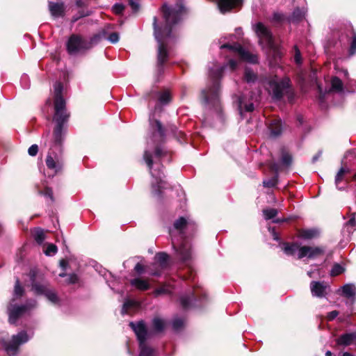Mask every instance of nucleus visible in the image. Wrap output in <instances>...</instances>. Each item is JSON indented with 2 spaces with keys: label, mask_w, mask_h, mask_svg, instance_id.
Segmentation results:
<instances>
[{
  "label": "nucleus",
  "mask_w": 356,
  "mask_h": 356,
  "mask_svg": "<svg viewBox=\"0 0 356 356\" xmlns=\"http://www.w3.org/2000/svg\"><path fill=\"white\" fill-rule=\"evenodd\" d=\"M337 293L353 302L356 296V286L353 284H346L341 286Z\"/></svg>",
  "instance_id": "nucleus-20"
},
{
  "label": "nucleus",
  "mask_w": 356,
  "mask_h": 356,
  "mask_svg": "<svg viewBox=\"0 0 356 356\" xmlns=\"http://www.w3.org/2000/svg\"><path fill=\"white\" fill-rule=\"evenodd\" d=\"M241 3L242 0H219L218 2V6L220 11L222 13H225Z\"/></svg>",
  "instance_id": "nucleus-21"
},
{
  "label": "nucleus",
  "mask_w": 356,
  "mask_h": 356,
  "mask_svg": "<svg viewBox=\"0 0 356 356\" xmlns=\"http://www.w3.org/2000/svg\"><path fill=\"white\" fill-rule=\"evenodd\" d=\"M124 6L121 3H115L113 8L112 10L115 14H120L124 10Z\"/></svg>",
  "instance_id": "nucleus-45"
},
{
  "label": "nucleus",
  "mask_w": 356,
  "mask_h": 356,
  "mask_svg": "<svg viewBox=\"0 0 356 356\" xmlns=\"http://www.w3.org/2000/svg\"><path fill=\"white\" fill-rule=\"evenodd\" d=\"M63 91V84L60 82H56L54 85V115L53 118L56 125L53 132V140L54 147L58 150L60 149V145L64 138L66 124L70 116L66 110Z\"/></svg>",
  "instance_id": "nucleus-3"
},
{
  "label": "nucleus",
  "mask_w": 356,
  "mask_h": 356,
  "mask_svg": "<svg viewBox=\"0 0 356 356\" xmlns=\"http://www.w3.org/2000/svg\"><path fill=\"white\" fill-rule=\"evenodd\" d=\"M343 356H353V355L349 353L346 352L343 354Z\"/></svg>",
  "instance_id": "nucleus-60"
},
{
  "label": "nucleus",
  "mask_w": 356,
  "mask_h": 356,
  "mask_svg": "<svg viewBox=\"0 0 356 356\" xmlns=\"http://www.w3.org/2000/svg\"><path fill=\"white\" fill-rule=\"evenodd\" d=\"M320 231L317 228L301 229L298 231L297 236L303 240H312L318 237Z\"/></svg>",
  "instance_id": "nucleus-19"
},
{
  "label": "nucleus",
  "mask_w": 356,
  "mask_h": 356,
  "mask_svg": "<svg viewBox=\"0 0 356 356\" xmlns=\"http://www.w3.org/2000/svg\"><path fill=\"white\" fill-rule=\"evenodd\" d=\"M264 86L274 100H280L291 90L290 79L288 77L278 79L275 76L270 78L265 81Z\"/></svg>",
  "instance_id": "nucleus-8"
},
{
  "label": "nucleus",
  "mask_w": 356,
  "mask_h": 356,
  "mask_svg": "<svg viewBox=\"0 0 356 356\" xmlns=\"http://www.w3.org/2000/svg\"><path fill=\"white\" fill-rule=\"evenodd\" d=\"M344 271V268L339 264H335L331 270V275L337 276L341 274Z\"/></svg>",
  "instance_id": "nucleus-40"
},
{
  "label": "nucleus",
  "mask_w": 356,
  "mask_h": 356,
  "mask_svg": "<svg viewBox=\"0 0 356 356\" xmlns=\"http://www.w3.org/2000/svg\"><path fill=\"white\" fill-rule=\"evenodd\" d=\"M129 5L134 11H137L139 8V4L134 0H129Z\"/></svg>",
  "instance_id": "nucleus-50"
},
{
  "label": "nucleus",
  "mask_w": 356,
  "mask_h": 356,
  "mask_svg": "<svg viewBox=\"0 0 356 356\" xmlns=\"http://www.w3.org/2000/svg\"><path fill=\"white\" fill-rule=\"evenodd\" d=\"M300 247L297 243H284L283 250L286 254L293 256L297 251L299 252Z\"/></svg>",
  "instance_id": "nucleus-28"
},
{
  "label": "nucleus",
  "mask_w": 356,
  "mask_h": 356,
  "mask_svg": "<svg viewBox=\"0 0 356 356\" xmlns=\"http://www.w3.org/2000/svg\"><path fill=\"white\" fill-rule=\"evenodd\" d=\"M270 135L273 137L278 136L282 132V124L279 119H275L271 121L268 127Z\"/></svg>",
  "instance_id": "nucleus-25"
},
{
  "label": "nucleus",
  "mask_w": 356,
  "mask_h": 356,
  "mask_svg": "<svg viewBox=\"0 0 356 356\" xmlns=\"http://www.w3.org/2000/svg\"><path fill=\"white\" fill-rule=\"evenodd\" d=\"M295 49V55H294V60L297 65H300L302 63V57L301 54L297 46L294 47Z\"/></svg>",
  "instance_id": "nucleus-44"
},
{
  "label": "nucleus",
  "mask_w": 356,
  "mask_h": 356,
  "mask_svg": "<svg viewBox=\"0 0 356 356\" xmlns=\"http://www.w3.org/2000/svg\"><path fill=\"white\" fill-rule=\"evenodd\" d=\"M130 283L131 286L140 291H145L150 288L149 282L141 278H134L131 280Z\"/></svg>",
  "instance_id": "nucleus-24"
},
{
  "label": "nucleus",
  "mask_w": 356,
  "mask_h": 356,
  "mask_svg": "<svg viewBox=\"0 0 356 356\" xmlns=\"http://www.w3.org/2000/svg\"><path fill=\"white\" fill-rule=\"evenodd\" d=\"M46 165L48 169L52 170V176H54L57 173L60 172L63 169V159L58 154H54L53 151V147H51V152L48 153V155L47 156Z\"/></svg>",
  "instance_id": "nucleus-16"
},
{
  "label": "nucleus",
  "mask_w": 356,
  "mask_h": 356,
  "mask_svg": "<svg viewBox=\"0 0 356 356\" xmlns=\"http://www.w3.org/2000/svg\"><path fill=\"white\" fill-rule=\"evenodd\" d=\"M59 276H60V277H64V276H65V273H60V274H59Z\"/></svg>",
  "instance_id": "nucleus-63"
},
{
  "label": "nucleus",
  "mask_w": 356,
  "mask_h": 356,
  "mask_svg": "<svg viewBox=\"0 0 356 356\" xmlns=\"http://www.w3.org/2000/svg\"><path fill=\"white\" fill-rule=\"evenodd\" d=\"M356 221V213L353 214V216L349 220L348 224L351 225H355Z\"/></svg>",
  "instance_id": "nucleus-55"
},
{
  "label": "nucleus",
  "mask_w": 356,
  "mask_h": 356,
  "mask_svg": "<svg viewBox=\"0 0 356 356\" xmlns=\"http://www.w3.org/2000/svg\"><path fill=\"white\" fill-rule=\"evenodd\" d=\"M197 296V293H191L189 296H182L180 298V304L183 308L187 309L191 306V302L195 299V297Z\"/></svg>",
  "instance_id": "nucleus-29"
},
{
  "label": "nucleus",
  "mask_w": 356,
  "mask_h": 356,
  "mask_svg": "<svg viewBox=\"0 0 356 356\" xmlns=\"http://www.w3.org/2000/svg\"><path fill=\"white\" fill-rule=\"evenodd\" d=\"M29 339L30 337L27 333L25 331H22L13 335L11 340L9 341L1 340V343L9 356H14L17 353L19 346L27 342Z\"/></svg>",
  "instance_id": "nucleus-10"
},
{
  "label": "nucleus",
  "mask_w": 356,
  "mask_h": 356,
  "mask_svg": "<svg viewBox=\"0 0 356 356\" xmlns=\"http://www.w3.org/2000/svg\"><path fill=\"white\" fill-rule=\"evenodd\" d=\"M57 252V247L54 244H48L44 253L47 256H51Z\"/></svg>",
  "instance_id": "nucleus-42"
},
{
  "label": "nucleus",
  "mask_w": 356,
  "mask_h": 356,
  "mask_svg": "<svg viewBox=\"0 0 356 356\" xmlns=\"http://www.w3.org/2000/svg\"><path fill=\"white\" fill-rule=\"evenodd\" d=\"M89 15V13L86 12H83L82 11L81 13H80V17H85V16H88Z\"/></svg>",
  "instance_id": "nucleus-59"
},
{
  "label": "nucleus",
  "mask_w": 356,
  "mask_h": 356,
  "mask_svg": "<svg viewBox=\"0 0 356 356\" xmlns=\"http://www.w3.org/2000/svg\"><path fill=\"white\" fill-rule=\"evenodd\" d=\"M350 172L348 168H341L339 172H337L335 177V185L338 190L343 191L346 188V186H341L340 183L343 179V176L346 173H348Z\"/></svg>",
  "instance_id": "nucleus-26"
},
{
  "label": "nucleus",
  "mask_w": 356,
  "mask_h": 356,
  "mask_svg": "<svg viewBox=\"0 0 356 356\" xmlns=\"http://www.w3.org/2000/svg\"><path fill=\"white\" fill-rule=\"evenodd\" d=\"M92 47V40L88 41L79 35H72L67 42V50L70 55H76Z\"/></svg>",
  "instance_id": "nucleus-11"
},
{
  "label": "nucleus",
  "mask_w": 356,
  "mask_h": 356,
  "mask_svg": "<svg viewBox=\"0 0 356 356\" xmlns=\"http://www.w3.org/2000/svg\"><path fill=\"white\" fill-rule=\"evenodd\" d=\"M134 269H135V270H136L138 273H139V274H140V273H142L143 272V266H142L140 264H139V263H138V264L136 265V266H135Z\"/></svg>",
  "instance_id": "nucleus-54"
},
{
  "label": "nucleus",
  "mask_w": 356,
  "mask_h": 356,
  "mask_svg": "<svg viewBox=\"0 0 356 356\" xmlns=\"http://www.w3.org/2000/svg\"><path fill=\"white\" fill-rule=\"evenodd\" d=\"M339 314V312L337 311H332L327 314V318L329 321H332Z\"/></svg>",
  "instance_id": "nucleus-51"
},
{
  "label": "nucleus",
  "mask_w": 356,
  "mask_h": 356,
  "mask_svg": "<svg viewBox=\"0 0 356 356\" xmlns=\"http://www.w3.org/2000/svg\"><path fill=\"white\" fill-rule=\"evenodd\" d=\"M305 17V12L300 8H296L293 10L291 16L289 18L291 22H298L303 19Z\"/></svg>",
  "instance_id": "nucleus-31"
},
{
  "label": "nucleus",
  "mask_w": 356,
  "mask_h": 356,
  "mask_svg": "<svg viewBox=\"0 0 356 356\" xmlns=\"http://www.w3.org/2000/svg\"><path fill=\"white\" fill-rule=\"evenodd\" d=\"M38 152V147L37 145H32L28 149L30 156H35Z\"/></svg>",
  "instance_id": "nucleus-46"
},
{
  "label": "nucleus",
  "mask_w": 356,
  "mask_h": 356,
  "mask_svg": "<svg viewBox=\"0 0 356 356\" xmlns=\"http://www.w3.org/2000/svg\"><path fill=\"white\" fill-rule=\"evenodd\" d=\"M108 40L112 43H116L119 40V35L117 33H112L109 35Z\"/></svg>",
  "instance_id": "nucleus-48"
},
{
  "label": "nucleus",
  "mask_w": 356,
  "mask_h": 356,
  "mask_svg": "<svg viewBox=\"0 0 356 356\" xmlns=\"http://www.w3.org/2000/svg\"><path fill=\"white\" fill-rule=\"evenodd\" d=\"M271 169L275 171L276 173L275 176L272 177L271 179L264 180L263 185L266 188L274 187L277 184V172L279 170L278 166L276 164H273L271 165Z\"/></svg>",
  "instance_id": "nucleus-27"
},
{
  "label": "nucleus",
  "mask_w": 356,
  "mask_h": 356,
  "mask_svg": "<svg viewBox=\"0 0 356 356\" xmlns=\"http://www.w3.org/2000/svg\"><path fill=\"white\" fill-rule=\"evenodd\" d=\"M49 8L51 15L54 17H60L63 14L64 5L61 2H49Z\"/></svg>",
  "instance_id": "nucleus-23"
},
{
  "label": "nucleus",
  "mask_w": 356,
  "mask_h": 356,
  "mask_svg": "<svg viewBox=\"0 0 356 356\" xmlns=\"http://www.w3.org/2000/svg\"><path fill=\"white\" fill-rule=\"evenodd\" d=\"M76 4L78 7H83L84 6V3L82 1V0H76Z\"/></svg>",
  "instance_id": "nucleus-57"
},
{
  "label": "nucleus",
  "mask_w": 356,
  "mask_h": 356,
  "mask_svg": "<svg viewBox=\"0 0 356 356\" xmlns=\"http://www.w3.org/2000/svg\"><path fill=\"white\" fill-rule=\"evenodd\" d=\"M273 237H274L275 240H276V241L278 240V237L275 232H273Z\"/></svg>",
  "instance_id": "nucleus-61"
},
{
  "label": "nucleus",
  "mask_w": 356,
  "mask_h": 356,
  "mask_svg": "<svg viewBox=\"0 0 356 356\" xmlns=\"http://www.w3.org/2000/svg\"><path fill=\"white\" fill-rule=\"evenodd\" d=\"M321 153L319 152L317 155H315L313 159H312V161L313 162H315L316 161L318 160V159L319 158V156H321Z\"/></svg>",
  "instance_id": "nucleus-58"
},
{
  "label": "nucleus",
  "mask_w": 356,
  "mask_h": 356,
  "mask_svg": "<svg viewBox=\"0 0 356 356\" xmlns=\"http://www.w3.org/2000/svg\"><path fill=\"white\" fill-rule=\"evenodd\" d=\"M284 19V15L280 13H275L273 15V20L281 22Z\"/></svg>",
  "instance_id": "nucleus-52"
},
{
  "label": "nucleus",
  "mask_w": 356,
  "mask_h": 356,
  "mask_svg": "<svg viewBox=\"0 0 356 356\" xmlns=\"http://www.w3.org/2000/svg\"><path fill=\"white\" fill-rule=\"evenodd\" d=\"M156 96L158 97L159 101L161 104H168L171 99V95L168 90H165L163 92L156 93Z\"/></svg>",
  "instance_id": "nucleus-33"
},
{
  "label": "nucleus",
  "mask_w": 356,
  "mask_h": 356,
  "mask_svg": "<svg viewBox=\"0 0 356 356\" xmlns=\"http://www.w3.org/2000/svg\"><path fill=\"white\" fill-rule=\"evenodd\" d=\"M78 281V277L75 274H70L67 275V283L74 284Z\"/></svg>",
  "instance_id": "nucleus-47"
},
{
  "label": "nucleus",
  "mask_w": 356,
  "mask_h": 356,
  "mask_svg": "<svg viewBox=\"0 0 356 356\" xmlns=\"http://www.w3.org/2000/svg\"><path fill=\"white\" fill-rule=\"evenodd\" d=\"M33 236L39 244H41L45 238V234L43 229L40 228H35L33 232Z\"/></svg>",
  "instance_id": "nucleus-32"
},
{
  "label": "nucleus",
  "mask_w": 356,
  "mask_h": 356,
  "mask_svg": "<svg viewBox=\"0 0 356 356\" xmlns=\"http://www.w3.org/2000/svg\"><path fill=\"white\" fill-rule=\"evenodd\" d=\"M172 292V289L167 285H163L161 287L156 289L154 291V294L156 296L161 295V294H168Z\"/></svg>",
  "instance_id": "nucleus-39"
},
{
  "label": "nucleus",
  "mask_w": 356,
  "mask_h": 356,
  "mask_svg": "<svg viewBox=\"0 0 356 356\" xmlns=\"http://www.w3.org/2000/svg\"><path fill=\"white\" fill-rule=\"evenodd\" d=\"M139 306H140V304L137 301L132 300H127L123 304V307L122 309V314H129V309L131 308L137 309L139 307Z\"/></svg>",
  "instance_id": "nucleus-30"
},
{
  "label": "nucleus",
  "mask_w": 356,
  "mask_h": 356,
  "mask_svg": "<svg viewBox=\"0 0 356 356\" xmlns=\"http://www.w3.org/2000/svg\"><path fill=\"white\" fill-rule=\"evenodd\" d=\"M27 79H28V77H27L26 75L22 76V79H21L22 84L23 85V87L26 88H28L29 87V83H26Z\"/></svg>",
  "instance_id": "nucleus-53"
},
{
  "label": "nucleus",
  "mask_w": 356,
  "mask_h": 356,
  "mask_svg": "<svg viewBox=\"0 0 356 356\" xmlns=\"http://www.w3.org/2000/svg\"><path fill=\"white\" fill-rule=\"evenodd\" d=\"M166 325L165 321L160 317H154L152 319L149 331L143 321L129 323V326L136 335L139 343V356H153L154 350L147 345L146 341L152 335L163 332Z\"/></svg>",
  "instance_id": "nucleus-6"
},
{
  "label": "nucleus",
  "mask_w": 356,
  "mask_h": 356,
  "mask_svg": "<svg viewBox=\"0 0 356 356\" xmlns=\"http://www.w3.org/2000/svg\"><path fill=\"white\" fill-rule=\"evenodd\" d=\"M42 194L46 196V197H48L50 198V200L53 202L54 201V198H53V192H52V190L49 188H46L45 190L44 191V192L42 193Z\"/></svg>",
  "instance_id": "nucleus-49"
},
{
  "label": "nucleus",
  "mask_w": 356,
  "mask_h": 356,
  "mask_svg": "<svg viewBox=\"0 0 356 356\" xmlns=\"http://www.w3.org/2000/svg\"><path fill=\"white\" fill-rule=\"evenodd\" d=\"M24 289L20 285L19 279L16 280L14 289V296L15 298H19L23 295Z\"/></svg>",
  "instance_id": "nucleus-38"
},
{
  "label": "nucleus",
  "mask_w": 356,
  "mask_h": 356,
  "mask_svg": "<svg viewBox=\"0 0 356 356\" xmlns=\"http://www.w3.org/2000/svg\"><path fill=\"white\" fill-rule=\"evenodd\" d=\"M337 343L339 345L342 346H349L352 343H355L356 345V332L342 334L337 339Z\"/></svg>",
  "instance_id": "nucleus-22"
},
{
  "label": "nucleus",
  "mask_w": 356,
  "mask_h": 356,
  "mask_svg": "<svg viewBox=\"0 0 356 356\" xmlns=\"http://www.w3.org/2000/svg\"><path fill=\"white\" fill-rule=\"evenodd\" d=\"M170 266V257L165 252H159L155 255L153 266L155 270H152L150 274L154 276H159L161 271L168 268Z\"/></svg>",
  "instance_id": "nucleus-15"
},
{
  "label": "nucleus",
  "mask_w": 356,
  "mask_h": 356,
  "mask_svg": "<svg viewBox=\"0 0 356 356\" xmlns=\"http://www.w3.org/2000/svg\"><path fill=\"white\" fill-rule=\"evenodd\" d=\"M254 31L259 39L260 44L268 51L269 56L272 55L275 62L281 58L282 53L275 44L272 34L268 29L261 22H258L254 26Z\"/></svg>",
  "instance_id": "nucleus-7"
},
{
  "label": "nucleus",
  "mask_w": 356,
  "mask_h": 356,
  "mask_svg": "<svg viewBox=\"0 0 356 356\" xmlns=\"http://www.w3.org/2000/svg\"><path fill=\"white\" fill-rule=\"evenodd\" d=\"M353 179L356 180V173L353 175Z\"/></svg>",
  "instance_id": "nucleus-64"
},
{
  "label": "nucleus",
  "mask_w": 356,
  "mask_h": 356,
  "mask_svg": "<svg viewBox=\"0 0 356 356\" xmlns=\"http://www.w3.org/2000/svg\"><path fill=\"white\" fill-rule=\"evenodd\" d=\"M150 128L152 133L147 140V149L144 152L143 159L152 177L154 179L152 183L153 191L159 195L161 189L163 188L165 184L160 160L165 155L166 152L159 145L163 141L165 134L162 125L158 120H150Z\"/></svg>",
  "instance_id": "nucleus-1"
},
{
  "label": "nucleus",
  "mask_w": 356,
  "mask_h": 356,
  "mask_svg": "<svg viewBox=\"0 0 356 356\" xmlns=\"http://www.w3.org/2000/svg\"><path fill=\"white\" fill-rule=\"evenodd\" d=\"M291 156L288 153L283 152L282 155V163L286 166H289L291 163Z\"/></svg>",
  "instance_id": "nucleus-41"
},
{
  "label": "nucleus",
  "mask_w": 356,
  "mask_h": 356,
  "mask_svg": "<svg viewBox=\"0 0 356 356\" xmlns=\"http://www.w3.org/2000/svg\"><path fill=\"white\" fill-rule=\"evenodd\" d=\"M329 285L324 282L312 281L310 283V289L313 296L323 298L327 293Z\"/></svg>",
  "instance_id": "nucleus-18"
},
{
  "label": "nucleus",
  "mask_w": 356,
  "mask_h": 356,
  "mask_svg": "<svg viewBox=\"0 0 356 356\" xmlns=\"http://www.w3.org/2000/svg\"><path fill=\"white\" fill-rule=\"evenodd\" d=\"M236 60H229L227 65L216 67L209 70V83L201 92V99L205 106L209 108H215L218 111L220 108V83L219 80L226 67L231 70H234L237 67Z\"/></svg>",
  "instance_id": "nucleus-5"
},
{
  "label": "nucleus",
  "mask_w": 356,
  "mask_h": 356,
  "mask_svg": "<svg viewBox=\"0 0 356 356\" xmlns=\"http://www.w3.org/2000/svg\"><path fill=\"white\" fill-rule=\"evenodd\" d=\"M185 321L181 318H175L173 319L172 325L175 330H179L184 326Z\"/></svg>",
  "instance_id": "nucleus-36"
},
{
  "label": "nucleus",
  "mask_w": 356,
  "mask_h": 356,
  "mask_svg": "<svg viewBox=\"0 0 356 356\" xmlns=\"http://www.w3.org/2000/svg\"><path fill=\"white\" fill-rule=\"evenodd\" d=\"M325 356H332V353L330 350H327L325 353Z\"/></svg>",
  "instance_id": "nucleus-62"
},
{
  "label": "nucleus",
  "mask_w": 356,
  "mask_h": 356,
  "mask_svg": "<svg viewBox=\"0 0 356 356\" xmlns=\"http://www.w3.org/2000/svg\"><path fill=\"white\" fill-rule=\"evenodd\" d=\"M356 53V34L354 33L353 36V40L350 43V47L349 49V54L350 56L354 55Z\"/></svg>",
  "instance_id": "nucleus-43"
},
{
  "label": "nucleus",
  "mask_w": 356,
  "mask_h": 356,
  "mask_svg": "<svg viewBox=\"0 0 356 356\" xmlns=\"http://www.w3.org/2000/svg\"><path fill=\"white\" fill-rule=\"evenodd\" d=\"M67 265V262L65 260H64V259L60 260V266L63 270L66 269Z\"/></svg>",
  "instance_id": "nucleus-56"
},
{
  "label": "nucleus",
  "mask_w": 356,
  "mask_h": 356,
  "mask_svg": "<svg viewBox=\"0 0 356 356\" xmlns=\"http://www.w3.org/2000/svg\"><path fill=\"white\" fill-rule=\"evenodd\" d=\"M325 252V248L321 246L312 247L304 245L299 248L298 254V259L307 257L309 259H314L323 255Z\"/></svg>",
  "instance_id": "nucleus-17"
},
{
  "label": "nucleus",
  "mask_w": 356,
  "mask_h": 356,
  "mask_svg": "<svg viewBox=\"0 0 356 356\" xmlns=\"http://www.w3.org/2000/svg\"><path fill=\"white\" fill-rule=\"evenodd\" d=\"M332 90L341 92L343 91V83L338 77H333L331 81Z\"/></svg>",
  "instance_id": "nucleus-34"
},
{
  "label": "nucleus",
  "mask_w": 356,
  "mask_h": 356,
  "mask_svg": "<svg viewBox=\"0 0 356 356\" xmlns=\"http://www.w3.org/2000/svg\"><path fill=\"white\" fill-rule=\"evenodd\" d=\"M31 281V290L37 295H44L52 303H56L58 298L54 291L48 287V284L35 270H31L29 273Z\"/></svg>",
  "instance_id": "nucleus-9"
},
{
  "label": "nucleus",
  "mask_w": 356,
  "mask_h": 356,
  "mask_svg": "<svg viewBox=\"0 0 356 356\" xmlns=\"http://www.w3.org/2000/svg\"><path fill=\"white\" fill-rule=\"evenodd\" d=\"M14 302L15 299H13L8 307L9 323L10 324H15L17 319L26 312L28 307H34L36 305L35 300H31L28 305L21 306L15 305Z\"/></svg>",
  "instance_id": "nucleus-13"
},
{
  "label": "nucleus",
  "mask_w": 356,
  "mask_h": 356,
  "mask_svg": "<svg viewBox=\"0 0 356 356\" xmlns=\"http://www.w3.org/2000/svg\"><path fill=\"white\" fill-rule=\"evenodd\" d=\"M245 79L248 83H253L257 79V75L251 70L246 68L245 70Z\"/></svg>",
  "instance_id": "nucleus-35"
},
{
  "label": "nucleus",
  "mask_w": 356,
  "mask_h": 356,
  "mask_svg": "<svg viewBox=\"0 0 356 356\" xmlns=\"http://www.w3.org/2000/svg\"><path fill=\"white\" fill-rule=\"evenodd\" d=\"M265 219L270 220L275 217L277 214V211L275 209H267L263 211Z\"/></svg>",
  "instance_id": "nucleus-37"
},
{
  "label": "nucleus",
  "mask_w": 356,
  "mask_h": 356,
  "mask_svg": "<svg viewBox=\"0 0 356 356\" xmlns=\"http://www.w3.org/2000/svg\"><path fill=\"white\" fill-rule=\"evenodd\" d=\"M221 49H228L234 56H237L241 60L250 63H256L258 62V57L256 54H251L243 49L239 44H223L220 47Z\"/></svg>",
  "instance_id": "nucleus-12"
},
{
  "label": "nucleus",
  "mask_w": 356,
  "mask_h": 356,
  "mask_svg": "<svg viewBox=\"0 0 356 356\" xmlns=\"http://www.w3.org/2000/svg\"><path fill=\"white\" fill-rule=\"evenodd\" d=\"M193 227L194 225L191 220L181 217L174 222L173 228L169 230L176 257L184 263L189 262L193 257L191 244L186 239V231Z\"/></svg>",
  "instance_id": "nucleus-4"
},
{
  "label": "nucleus",
  "mask_w": 356,
  "mask_h": 356,
  "mask_svg": "<svg viewBox=\"0 0 356 356\" xmlns=\"http://www.w3.org/2000/svg\"><path fill=\"white\" fill-rule=\"evenodd\" d=\"M162 11L166 25L163 30L157 29V19L154 17V36L158 42V64L163 65L168 58V45L172 39V26L178 23L182 16L186 13V8L182 3H178L173 8L164 4Z\"/></svg>",
  "instance_id": "nucleus-2"
},
{
  "label": "nucleus",
  "mask_w": 356,
  "mask_h": 356,
  "mask_svg": "<svg viewBox=\"0 0 356 356\" xmlns=\"http://www.w3.org/2000/svg\"><path fill=\"white\" fill-rule=\"evenodd\" d=\"M260 96V92H251L250 97H247L245 94L238 97V106L240 113H242L243 111L252 112L254 109V104L259 101Z\"/></svg>",
  "instance_id": "nucleus-14"
}]
</instances>
